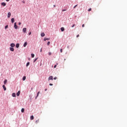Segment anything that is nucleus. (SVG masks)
Returning <instances> with one entry per match:
<instances>
[{"mask_svg":"<svg viewBox=\"0 0 127 127\" xmlns=\"http://www.w3.org/2000/svg\"><path fill=\"white\" fill-rule=\"evenodd\" d=\"M6 83H7V80L5 79V80L4 81V84L5 85V84H6Z\"/></svg>","mask_w":127,"mask_h":127,"instance_id":"nucleus-17","label":"nucleus"},{"mask_svg":"<svg viewBox=\"0 0 127 127\" xmlns=\"http://www.w3.org/2000/svg\"><path fill=\"white\" fill-rule=\"evenodd\" d=\"M45 91H47V89H45Z\"/></svg>","mask_w":127,"mask_h":127,"instance_id":"nucleus-44","label":"nucleus"},{"mask_svg":"<svg viewBox=\"0 0 127 127\" xmlns=\"http://www.w3.org/2000/svg\"><path fill=\"white\" fill-rule=\"evenodd\" d=\"M7 27H8V25H6L5 26V29H6V28H7Z\"/></svg>","mask_w":127,"mask_h":127,"instance_id":"nucleus-29","label":"nucleus"},{"mask_svg":"<svg viewBox=\"0 0 127 127\" xmlns=\"http://www.w3.org/2000/svg\"><path fill=\"white\" fill-rule=\"evenodd\" d=\"M37 61V58L35 59L34 60V62H36Z\"/></svg>","mask_w":127,"mask_h":127,"instance_id":"nucleus-27","label":"nucleus"},{"mask_svg":"<svg viewBox=\"0 0 127 127\" xmlns=\"http://www.w3.org/2000/svg\"><path fill=\"white\" fill-rule=\"evenodd\" d=\"M10 51L13 52V51H14V49H13V48L10 47Z\"/></svg>","mask_w":127,"mask_h":127,"instance_id":"nucleus-12","label":"nucleus"},{"mask_svg":"<svg viewBox=\"0 0 127 127\" xmlns=\"http://www.w3.org/2000/svg\"><path fill=\"white\" fill-rule=\"evenodd\" d=\"M40 93V91H39L38 93H37V96L36 97V98H37V97H38V96H39V94Z\"/></svg>","mask_w":127,"mask_h":127,"instance_id":"nucleus-16","label":"nucleus"},{"mask_svg":"<svg viewBox=\"0 0 127 127\" xmlns=\"http://www.w3.org/2000/svg\"><path fill=\"white\" fill-rule=\"evenodd\" d=\"M57 66V65H56V64L54 66V68H56Z\"/></svg>","mask_w":127,"mask_h":127,"instance_id":"nucleus-34","label":"nucleus"},{"mask_svg":"<svg viewBox=\"0 0 127 127\" xmlns=\"http://www.w3.org/2000/svg\"><path fill=\"white\" fill-rule=\"evenodd\" d=\"M35 123L36 124H38L39 123V119H38V120H36Z\"/></svg>","mask_w":127,"mask_h":127,"instance_id":"nucleus-21","label":"nucleus"},{"mask_svg":"<svg viewBox=\"0 0 127 127\" xmlns=\"http://www.w3.org/2000/svg\"><path fill=\"white\" fill-rule=\"evenodd\" d=\"M16 48H18V47H19V44H16Z\"/></svg>","mask_w":127,"mask_h":127,"instance_id":"nucleus-18","label":"nucleus"},{"mask_svg":"<svg viewBox=\"0 0 127 127\" xmlns=\"http://www.w3.org/2000/svg\"><path fill=\"white\" fill-rule=\"evenodd\" d=\"M88 10V11H91V10H92V8H90Z\"/></svg>","mask_w":127,"mask_h":127,"instance_id":"nucleus-28","label":"nucleus"},{"mask_svg":"<svg viewBox=\"0 0 127 127\" xmlns=\"http://www.w3.org/2000/svg\"><path fill=\"white\" fill-rule=\"evenodd\" d=\"M14 27L15 29H17V25H16V22L14 23Z\"/></svg>","mask_w":127,"mask_h":127,"instance_id":"nucleus-2","label":"nucleus"},{"mask_svg":"<svg viewBox=\"0 0 127 127\" xmlns=\"http://www.w3.org/2000/svg\"><path fill=\"white\" fill-rule=\"evenodd\" d=\"M25 79H26V76H24L23 77V79H22L23 81H25Z\"/></svg>","mask_w":127,"mask_h":127,"instance_id":"nucleus-20","label":"nucleus"},{"mask_svg":"<svg viewBox=\"0 0 127 127\" xmlns=\"http://www.w3.org/2000/svg\"><path fill=\"white\" fill-rule=\"evenodd\" d=\"M1 5H2V6H5V5H6V3H5V2H2L1 3Z\"/></svg>","mask_w":127,"mask_h":127,"instance_id":"nucleus-3","label":"nucleus"},{"mask_svg":"<svg viewBox=\"0 0 127 127\" xmlns=\"http://www.w3.org/2000/svg\"><path fill=\"white\" fill-rule=\"evenodd\" d=\"M10 15H11V13H10V12H8L7 17H8V18L10 17Z\"/></svg>","mask_w":127,"mask_h":127,"instance_id":"nucleus-5","label":"nucleus"},{"mask_svg":"<svg viewBox=\"0 0 127 127\" xmlns=\"http://www.w3.org/2000/svg\"><path fill=\"white\" fill-rule=\"evenodd\" d=\"M44 41H46V40H50V38H45L44 39Z\"/></svg>","mask_w":127,"mask_h":127,"instance_id":"nucleus-11","label":"nucleus"},{"mask_svg":"<svg viewBox=\"0 0 127 127\" xmlns=\"http://www.w3.org/2000/svg\"><path fill=\"white\" fill-rule=\"evenodd\" d=\"M21 24V22H19V23H18V25H20Z\"/></svg>","mask_w":127,"mask_h":127,"instance_id":"nucleus-35","label":"nucleus"},{"mask_svg":"<svg viewBox=\"0 0 127 127\" xmlns=\"http://www.w3.org/2000/svg\"><path fill=\"white\" fill-rule=\"evenodd\" d=\"M31 56L32 58H34V54H31Z\"/></svg>","mask_w":127,"mask_h":127,"instance_id":"nucleus-23","label":"nucleus"},{"mask_svg":"<svg viewBox=\"0 0 127 127\" xmlns=\"http://www.w3.org/2000/svg\"><path fill=\"white\" fill-rule=\"evenodd\" d=\"M61 31L63 32L65 30V28L64 27H62L61 28Z\"/></svg>","mask_w":127,"mask_h":127,"instance_id":"nucleus-10","label":"nucleus"},{"mask_svg":"<svg viewBox=\"0 0 127 127\" xmlns=\"http://www.w3.org/2000/svg\"><path fill=\"white\" fill-rule=\"evenodd\" d=\"M26 45H27V42L24 43L23 45L24 47H26Z\"/></svg>","mask_w":127,"mask_h":127,"instance_id":"nucleus-14","label":"nucleus"},{"mask_svg":"<svg viewBox=\"0 0 127 127\" xmlns=\"http://www.w3.org/2000/svg\"><path fill=\"white\" fill-rule=\"evenodd\" d=\"M57 65H58V63H57Z\"/></svg>","mask_w":127,"mask_h":127,"instance_id":"nucleus-46","label":"nucleus"},{"mask_svg":"<svg viewBox=\"0 0 127 127\" xmlns=\"http://www.w3.org/2000/svg\"><path fill=\"white\" fill-rule=\"evenodd\" d=\"M2 88L4 90V91H6V87H5V86L4 85H2Z\"/></svg>","mask_w":127,"mask_h":127,"instance_id":"nucleus-4","label":"nucleus"},{"mask_svg":"<svg viewBox=\"0 0 127 127\" xmlns=\"http://www.w3.org/2000/svg\"><path fill=\"white\" fill-rule=\"evenodd\" d=\"M11 47H14L15 46V45L14 43H12L10 44Z\"/></svg>","mask_w":127,"mask_h":127,"instance_id":"nucleus-9","label":"nucleus"},{"mask_svg":"<svg viewBox=\"0 0 127 127\" xmlns=\"http://www.w3.org/2000/svg\"><path fill=\"white\" fill-rule=\"evenodd\" d=\"M79 35H77L76 36V37H79Z\"/></svg>","mask_w":127,"mask_h":127,"instance_id":"nucleus-40","label":"nucleus"},{"mask_svg":"<svg viewBox=\"0 0 127 127\" xmlns=\"http://www.w3.org/2000/svg\"><path fill=\"white\" fill-rule=\"evenodd\" d=\"M85 27V24H83L82 25V27Z\"/></svg>","mask_w":127,"mask_h":127,"instance_id":"nucleus-36","label":"nucleus"},{"mask_svg":"<svg viewBox=\"0 0 127 127\" xmlns=\"http://www.w3.org/2000/svg\"><path fill=\"white\" fill-rule=\"evenodd\" d=\"M31 35V32H30L29 33V35Z\"/></svg>","mask_w":127,"mask_h":127,"instance_id":"nucleus-38","label":"nucleus"},{"mask_svg":"<svg viewBox=\"0 0 127 127\" xmlns=\"http://www.w3.org/2000/svg\"><path fill=\"white\" fill-rule=\"evenodd\" d=\"M57 79V77H55L54 78V80H56Z\"/></svg>","mask_w":127,"mask_h":127,"instance_id":"nucleus-31","label":"nucleus"},{"mask_svg":"<svg viewBox=\"0 0 127 127\" xmlns=\"http://www.w3.org/2000/svg\"><path fill=\"white\" fill-rule=\"evenodd\" d=\"M66 60V59H64V61Z\"/></svg>","mask_w":127,"mask_h":127,"instance_id":"nucleus-45","label":"nucleus"},{"mask_svg":"<svg viewBox=\"0 0 127 127\" xmlns=\"http://www.w3.org/2000/svg\"><path fill=\"white\" fill-rule=\"evenodd\" d=\"M65 10H64H64H63V11H65Z\"/></svg>","mask_w":127,"mask_h":127,"instance_id":"nucleus-43","label":"nucleus"},{"mask_svg":"<svg viewBox=\"0 0 127 127\" xmlns=\"http://www.w3.org/2000/svg\"><path fill=\"white\" fill-rule=\"evenodd\" d=\"M34 119V117H33V116H31V117H30V120H33Z\"/></svg>","mask_w":127,"mask_h":127,"instance_id":"nucleus-19","label":"nucleus"},{"mask_svg":"<svg viewBox=\"0 0 127 127\" xmlns=\"http://www.w3.org/2000/svg\"><path fill=\"white\" fill-rule=\"evenodd\" d=\"M74 26H75V24H73V25L71 26V27H74Z\"/></svg>","mask_w":127,"mask_h":127,"instance_id":"nucleus-37","label":"nucleus"},{"mask_svg":"<svg viewBox=\"0 0 127 127\" xmlns=\"http://www.w3.org/2000/svg\"><path fill=\"white\" fill-rule=\"evenodd\" d=\"M23 32H24V33H26V28H24L23 29Z\"/></svg>","mask_w":127,"mask_h":127,"instance_id":"nucleus-6","label":"nucleus"},{"mask_svg":"<svg viewBox=\"0 0 127 127\" xmlns=\"http://www.w3.org/2000/svg\"><path fill=\"white\" fill-rule=\"evenodd\" d=\"M20 95V91H18V92L16 93V95L18 97Z\"/></svg>","mask_w":127,"mask_h":127,"instance_id":"nucleus-8","label":"nucleus"},{"mask_svg":"<svg viewBox=\"0 0 127 127\" xmlns=\"http://www.w3.org/2000/svg\"><path fill=\"white\" fill-rule=\"evenodd\" d=\"M11 20L12 23H13L14 22V19L13 18H12L11 19Z\"/></svg>","mask_w":127,"mask_h":127,"instance_id":"nucleus-15","label":"nucleus"},{"mask_svg":"<svg viewBox=\"0 0 127 127\" xmlns=\"http://www.w3.org/2000/svg\"><path fill=\"white\" fill-rule=\"evenodd\" d=\"M21 112L22 113H24V108H22Z\"/></svg>","mask_w":127,"mask_h":127,"instance_id":"nucleus-22","label":"nucleus"},{"mask_svg":"<svg viewBox=\"0 0 127 127\" xmlns=\"http://www.w3.org/2000/svg\"><path fill=\"white\" fill-rule=\"evenodd\" d=\"M77 6H78V4L75 5L73 7V8H76V7H77Z\"/></svg>","mask_w":127,"mask_h":127,"instance_id":"nucleus-25","label":"nucleus"},{"mask_svg":"<svg viewBox=\"0 0 127 127\" xmlns=\"http://www.w3.org/2000/svg\"><path fill=\"white\" fill-rule=\"evenodd\" d=\"M12 97H16V94H15V93H13L12 94Z\"/></svg>","mask_w":127,"mask_h":127,"instance_id":"nucleus-13","label":"nucleus"},{"mask_svg":"<svg viewBox=\"0 0 127 127\" xmlns=\"http://www.w3.org/2000/svg\"><path fill=\"white\" fill-rule=\"evenodd\" d=\"M6 1H9V0H6Z\"/></svg>","mask_w":127,"mask_h":127,"instance_id":"nucleus-41","label":"nucleus"},{"mask_svg":"<svg viewBox=\"0 0 127 127\" xmlns=\"http://www.w3.org/2000/svg\"><path fill=\"white\" fill-rule=\"evenodd\" d=\"M60 51H61V53H62V52H63V50H62V49H61L60 50Z\"/></svg>","mask_w":127,"mask_h":127,"instance_id":"nucleus-32","label":"nucleus"},{"mask_svg":"<svg viewBox=\"0 0 127 127\" xmlns=\"http://www.w3.org/2000/svg\"><path fill=\"white\" fill-rule=\"evenodd\" d=\"M41 36L42 37H44V36H45V34L44 33H41Z\"/></svg>","mask_w":127,"mask_h":127,"instance_id":"nucleus-7","label":"nucleus"},{"mask_svg":"<svg viewBox=\"0 0 127 127\" xmlns=\"http://www.w3.org/2000/svg\"><path fill=\"white\" fill-rule=\"evenodd\" d=\"M52 54V53H51V52H49L48 53V55H49L50 56Z\"/></svg>","mask_w":127,"mask_h":127,"instance_id":"nucleus-26","label":"nucleus"},{"mask_svg":"<svg viewBox=\"0 0 127 127\" xmlns=\"http://www.w3.org/2000/svg\"><path fill=\"white\" fill-rule=\"evenodd\" d=\"M50 86H53V84H52V83H50Z\"/></svg>","mask_w":127,"mask_h":127,"instance_id":"nucleus-33","label":"nucleus"},{"mask_svg":"<svg viewBox=\"0 0 127 127\" xmlns=\"http://www.w3.org/2000/svg\"><path fill=\"white\" fill-rule=\"evenodd\" d=\"M56 6V5H54V7H55Z\"/></svg>","mask_w":127,"mask_h":127,"instance_id":"nucleus-42","label":"nucleus"},{"mask_svg":"<svg viewBox=\"0 0 127 127\" xmlns=\"http://www.w3.org/2000/svg\"><path fill=\"white\" fill-rule=\"evenodd\" d=\"M29 62L27 63V64H26V66L27 67L28 66H29Z\"/></svg>","mask_w":127,"mask_h":127,"instance_id":"nucleus-24","label":"nucleus"},{"mask_svg":"<svg viewBox=\"0 0 127 127\" xmlns=\"http://www.w3.org/2000/svg\"><path fill=\"white\" fill-rule=\"evenodd\" d=\"M40 52H42V48L41 49Z\"/></svg>","mask_w":127,"mask_h":127,"instance_id":"nucleus-39","label":"nucleus"},{"mask_svg":"<svg viewBox=\"0 0 127 127\" xmlns=\"http://www.w3.org/2000/svg\"><path fill=\"white\" fill-rule=\"evenodd\" d=\"M47 45H50V42H48Z\"/></svg>","mask_w":127,"mask_h":127,"instance_id":"nucleus-30","label":"nucleus"},{"mask_svg":"<svg viewBox=\"0 0 127 127\" xmlns=\"http://www.w3.org/2000/svg\"><path fill=\"white\" fill-rule=\"evenodd\" d=\"M50 80H52V81H53V76H50L49 78H48V80L50 81Z\"/></svg>","mask_w":127,"mask_h":127,"instance_id":"nucleus-1","label":"nucleus"}]
</instances>
